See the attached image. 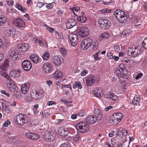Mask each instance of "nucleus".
<instances>
[{"instance_id": "nucleus-38", "label": "nucleus", "mask_w": 147, "mask_h": 147, "mask_svg": "<svg viewBox=\"0 0 147 147\" xmlns=\"http://www.w3.org/2000/svg\"><path fill=\"white\" fill-rule=\"evenodd\" d=\"M39 138V136L34 133H32V137L31 138V139L34 140H38Z\"/></svg>"}, {"instance_id": "nucleus-16", "label": "nucleus", "mask_w": 147, "mask_h": 147, "mask_svg": "<svg viewBox=\"0 0 147 147\" xmlns=\"http://www.w3.org/2000/svg\"><path fill=\"white\" fill-rule=\"evenodd\" d=\"M53 61L54 64L56 66H59L63 62V59L59 55L54 56L53 58Z\"/></svg>"}, {"instance_id": "nucleus-7", "label": "nucleus", "mask_w": 147, "mask_h": 147, "mask_svg": "<svg viewBox=\"0 0 147 147\" xmlns=\"http://www.w3.org/2000/svg\"><path fill=\"white\" fill-rule=\"evenodd\" d=\"M92 45V40L89 38H85L81 42V47L84 50L90 48Z\"/></svg>"}, {"instance_id": "nucleus-25", "label": "nucleus", "mask_w": 147, "mask_h": 147, "mask_svg": "<svg viewBox=\"0 0 147 147\" xmlns=\"http://www.w3.org/2000/svg\"><path fill=\"white\" fill-rule=\"evenodd\" d=\"M55 137V134H54L51 133L50 132H45V137L47 139L49 140H53Z\"/></svg>"}, {"instance_id": "nucleus-49", "label": "nucleus", "mask_w": 147, "mask_h": 147, "mask_svg": "<svg viewBox=\"0 0 147 147\" xmlns=\"http://www.w3.org/2000/svg\"><path fill=\"white\" fill-rule=\"evenodd\" d=\"M111 10L108 9L106 8L102 9L101 12L103 13H109L111 12Z\"/></svg>"}, {"instance_id": "nucleus-9", "label": "nucleus", "mask_w": 147, "mask_h": 147, "mask_svg": "<svg viewBox=\"0 0 147 147\" xmlns=\"http://www.w3.org/2000/svg\"><path fill=\"white\" fill-rule=\"evenodd\" d=\"M13 24L19 28H22L25 26L26 22L20 17L14 18L12 21Z\"/></svg>"}, {"instance_id": "nucleus-56", "label": "nucleus", "mask_w": 147, "mask_h": 147, "mask_svg": "<svg viewBox=\"0 0 147 147\" xmlns=\"http://www.w3.org/2000/svg\"><path fill=\"white\" fill-rule=\"evenodd\" d=\"M7 67H6L3 64L0 67V68L1 69L5 71H6L7 70Z\"/></svg>"}, {"instance_id": "nucleus-20", "label": "nucleus", "mask_w": 147, "mask_h": 147, "mask_svg": "<svg viewBox=\"0 0 147 147\" xmlns=\"http://www.w3.org/2000/svg\"><path fill=\"white\" fill-rule=\"evenodd\" d=\"M36 44H38L42 46H45L47 45V43L45 40H43L42 39L38 37L35 39L34 38Z\"/></svg>"}, {"instance_id": "nucleus-2", "label": "nucleus", "mask_w": 147, "mask_h": 147, "mask_svg": "<svg viewBox=\"0 0 147 147\" xmlns=\"http://www.w3.org/2000/svg\"><path fill=\"white\" fill-rule=\"evenodd\" d=\"M141 52L142 51L140 47H130L128 49L127 53L129 56L136 57L139 55Z\"/></svg>"}, {"instance_id": "nucleus-41", "label": "nucleus", "mask_w": 147, "mask_h": 147, "mask_svg": "<svg viewBox=\"0 0 147 147\" xmlns=\"http://www.w3.org/2000/svg\"><path fill=\"white\" fill-rule=\"evenodd\" d=\"M95 111L96 112V115H95V116H96V117H98L100 115H101V119L102 117V114L101 111L100 110L97 108L96 109V110Z\"/></svg>"}, {"instance_id": "nucleus-6", "label": "nucleus", "mask_w": 147, "mask_h": 147, "mask_svg": "<svg viewBox=\"0 0 147 147\" xmlns=\"http://www.w3.org/2000/svg\"><path fill=\"white\" fill-rule=\"evenodd\" d=\"M99 80V77L96 75L89 76L86 80V85L91 86L95 82H97Z\"/></svg>"}, {"instance_id": "nucleus-12", "label": "nucleus", "mask_w": 147, "mask_h": 147, "mask_svg": "<svg viewBox=\"0 0 147 147\" xmlns=\"http://www.w3.org/2000/svg\"><path fill=\"white\" fill-rule=\"evenodd\" d=\"M22 66L24 70L26 71H30L32 67L31 62L26 60L23 61L22 63Z\"/></svg>"}, {"instance_id": "nucleus-52", "label": "nucleus", "mask_w": 147, "mask_h": 147, "mask_svg": "<svg viewBox=\"0 0 147 147\" xmlns=\"http://www.w3.org/2000/svg\"><path fill=\"white\" fill-rule=\"evenodd\" d=\"M32 133L30 132H28L26 133L25 135L26 137L31 139Z\"/></svg>"}, {"instance_id": "nucleus-27", "label": "nucleus", "mask_w": 147, "mask_h": 147, "mask_svg": "<svg viewBox=\"0 0 147 147\" xmlns=\"http://www.w3.org/2000/svg\"><path fill=\"white\" fill-rule=\"evenodd\" d=\"M125 66L123 63L120 64L119 67L117 68L115 70L116 74H119L123 72V68Z\"/></svg>"}, {"instance_id": "nucleus-31", "label": "nucleus", "mask_w": 147, "mask_h": 147, "mask_svg": "<svg viewBox=\"0 0 147 147\" xmlns=\"http://www.w3.org/2000/svg\"><path fill=\"white\" fill-rule=\"evenodd\" d=\"M86 18L84 16H79L77 18L78 21L81 23H84L86 21Z\"/></svg>"}, {"instance_id": "nucleus-63", "label": "nucleus", "mask_w": 147, "mask_h": 147, "mask_svg": "<svg viewBox=\"0 0 147 147\" xmlns=\"http://www.w3.org/2000/svg\"><path fill=\"white\" fill-rule=\"evenodd\" d=\"M80 136L79 134L76 135L74 137V140L76 141H78L79 140Z\"/></svg>"}, {"instance_id": "nucleus-43", "label": "nucleus", "mask_w": 147, "mask_h": 147, "mask_svg": "<svg viewBox=\"0 0 147 147\" xmlns=\"http://www.w3.org/2000/svg\"><path fill=\"white\" fill-rule=\"evenodd\" d=\"M86 113L84 110H82L79 112L77 115L79 117H83L86 115Z\"/></svg>"}, {"instance_id": "nucleus-57", "label": "nucleus", "mask_w": 147, "mask_h": 147, "mask_svg": "<svg viewBox=\"0 0 147 147\" xmlns=\"http://www.w3.org/2000/svg\"><path fill=\"white\" fill-rule=\"evenodd\" d=\"M112 94L110 92H107L106 94L105 95V96L107 98H111Z\"/></svg>"}, {"instance_id": "nucleus-19", "label": "nucleus", "mask_w": 147, "mask_h": 147, "mask_svg": "<svg viewBox=\"0 0 147 147\" xmlns=\"http://www.w3.org/2000/svg\"><path fill=\"white\" fill-rule=\"evenodd\" d=\"M76 25V21L74 19H71L67 20L66 24V27L68 29H71Z\"/></svg>"}, {"instance_id": "nucleus-48", "label": "nucleus", "mask_w": 147, "mask_h": 147, "mask_svg": "<svg viewBox=\"0 0 147 147\" xmlns=\"http://www.w3.org/2000/svg\"><path fill=\"white\" fill-rule=\"evenodd\" d=\"M10 122L9 120H7L3 124V126L5 127H7L8 125L10 124Z\"/></svg>"}, {"instance_id": "nucleus-42", "label": "nucleus", "mask_w": 147, "mask_h": 147, "mask_svg": "<svg viewBox=\"0 0 147 147\" xmlns=\"http://www.w3.org/2000/svg\"><path fill=\"white\" fill-rule=\"evenodd\" d=\"M109 36V34L107 32H105L102 34L100 36V38H102L105 39Z\"/></svg>"}, {"instance_id": "nucleus-15", "label": "nucleus", "mask_w": 147, "mask_h": 147, "mask_svg": "<svg viewBox=\"0 0 147 147\" xmlns=\"http://www.w3.org/2000/svg\"><path fill=\"white\" fill-rule=\"evenodd\" d=\"M69 38L73 45H75L78 43V37L75 34H70L69 35Z\"/></svg>"}, {"instance_id": "nucleus-61", "label": "nucleus", "mask_w": 147, "mask_h": 147, "mask_svg": "<svg viewBox=\"0 0 147 147\" xmlns=\"http://www.w3.org/2000/svg\"><path fill=\"white\" fill-rule=\"evenodd\" d=\"M100 51L97 52L93 55L94 57L95 60H98V55Z\"/></svg>"}, {"instance_id": "nucleus-10", "label": "nucleus", "mask_w": 147, "mask_h": 147, "mask_svg": "<svg viewBox=\"0 0 147 147\" xmlns=\"http://www.w3.org/2000/svg\"><path fill=\"white\" fill-rule=\"evenodd\" d=\"M79 35L82 37L87 36L89 34V30L87 27L83 26L77 29Z\"/></svg>"}, {"instance_id": "nucleus-32", "label": "nucleus", "mask_w": 147, "mask_h": 147, "mask_svg": "<svg viewBox=\"0 0 147 147\" xmlns=\"http://www.w3.org/2000/svg\"><path fill=\"white\" fill-rule=\"evenodd\" d=\"M6 18L4 16L0 15V26L3 25L6 22Z\"/></svg>"}, {"instance_id": "nucleus-23", "label": "nucleus", "mask_w": 147, "mask_h": 147, "mask_svg": "<svg viewBox=\"0 0 147 147\" xmlns=\"http://www.w3.org/2000/svg\"><path fill=\"white\" fill-rule=\"evenodd\" d=\"M7 87L8 89L11 92H14L16 91L17 92V87L16 85L12 83L7 84Z\"/></svg>"}, {"instance_id": "nucleus-5", "label": "nucleus", "mask_w": 147, "mask_h": 147, "mask_svg": "<svg viewBox=\"0 0 147 147\" xmlns=\"http://www.w3.org/2000/svg\"><path fill=\"white\" fill-rule=\"evenodd\" d=\"M98 23L100 28L102 30L108 29L110 25V21L105 18H100L98 20Z\"/></svg>"}, {"instance_id": "nucleus-50", "label": "nucleus", "mask_w": 147, "mask_h": 147, "mask_svg": "<svg viewBox=\"0 0 147 147\" xmlns=\"http://www.w3.org/2000/svg\"><path fill=\"white\" fill-rule=\"evenodd\" d=\"M108 57L110 59H113V55L112 53L111 52H109L107 54Z\"/></svg>"}, {"instance_id": "nucleus-59", "label": "nucleus", "mask_w": 147, "mask_h": 147, "mask_svg": "<svg viewBox=\"0 0 147 147\" xmlns=\"http://www.w3.org/2000/svg\"><path fill=\"white\" fill-rule=\"evenodd\" d=\"M53 104H56V102L53 101H48L47 103V105L49 106H51Z\"/></svg>"}, {"instance_id": "nucleus-36", "label": "nucleus", "mask_w": 147, "mask_h": 147, "mask_svg": "<svg viewBox=\"0 0 147 147\" xmlns=\"http://www.w3.org/2000/svg\"><path fill=\"white\" fill-rule=\"evenodd\" d=\"M113 116H115L119 119V120H121L123 118V115L121 113H115L113 115Z\"/></svg>"}, {"instance_id": "nucleus-53", "label": "nucleus", "mask_w": 147, "mask_h": 147, "mask_svg": "<svg viewBox=\"0 0 147 147\" xmlns=\"http://www.w3.org/2000/svg\"><path fill=\"white\" fill-rule=\"evenodd\" d=\"M117 98V97L115 94H112L111 96V99L114 100H116Z\"/></svg>"}, {"instance_id": "nucleus-44", "label": "nucleus", "mask_w": 147, "mask_h": 147, "mask_svg": "<svg viewBox=\"0 0 147 147\" xmlns=\"http://www.w3.org/2000/svg\"><path fill=\"white\" fill-rule=\"evenodd\" d=\"M60 51L61 54V55L63 56H64L66 54V52L65 49L64 48H61L60 49Z\"/></svg>"}, {"instance_id": "nucleus-11", "label": "nucleus", "mask_w": 147, "mask_h": 147, "mask_svg": "<svg viewBox=\"0 0 147 147\" xmlns=\"http://www.w3.org/2000/svg\"><path fill=\"white\" fill-rule=\"evenodd\" d=\"M101 117L100 115L98 117H96L95 115H91L88 116L86 121L88 124H92L95 123L97 121H100L101 119Z\"/></svg>"}, {"instance_id": "nucleus-51", "label": "nucleus", "mask_w": 147, "mask_h": 147, "mask_svg": "<svg viewBox=\"0 0 147 147\" xmlns=\"http://www.w3.org/2000/svg\"><path fill=\"white\" fill-rule=\"evenodd\" d=\"M45 4V3H43L41 2H38L37 3V6L39 8H41Z\"/></svg>"}, {"instance_id": "nucleus-29", "label": "nucleus", "mask_w": 147, "mask_h": 147, "mask_svg": "<svg viewBox=\"0 0 147 147\" xmlns=\"http://www.w3.org/2000/svg\"><path fill=\"white\" fill-rule=\"evenodd\" d=\"M62 74L60 71L57 70L53 74V77L54 78H61Z\"/></svg>"}, {"instance_id": "nucleus-26", "label": "nucleus", "mask_w": 147, "mask_h": 147, "mask_svg": "<svg viewBox=\"0 0 147 147\" xmlns=\"http://www.w3.org/2000/svg\"><path fill=\"white\" fill-rule=\"evenodd\" d=\"M30 58L32 61L35 63H38L40 60L39 57L36 54L32 55Z\"/></svg>"}, {"instance_id": "nucleus-17", "label": "nucleus", "mask_w": 147, "mask_h": 147, "mask_svg": "<svg viewBox=\"0 0 147 147\" xmlns=\"http://www.w3.org/2000/svg\"><path fill=\"white\" fill-rule=\"evenodd\" d=\"M29 45L26 43H22L19 44L17 46L18 49L20 51L25 52L29 48Z\"/></svg>"}, {"instance_id": "nucleus-1", "label": "nucleus", "mask_w": 147, "mask_h": 147, "mask_svg": "<svg viewBox=\"0 0 147 147\" xmlns=\"http://www.w3.org/2000/svg\"><path fill=\"white\" fill-rule=\"evenodd\" d=\"M113 14L121 23H124L127 20V17L126 14L119 9L116 10Z\"/></svg>"}, {"instance_id": "nucleus-62", "label": "nucleus", "mask_w": 147, "mask_h": 147, "mask_svg": "<svg viewBox=\"0 0 147 147\" xmlns=\"http://www.w3.org/2000/svg\"><path fill=\"white\" fill-rule=\"evenodd\" d=\"M87 74L86 70H83L81 73V76H84Z\"/></svg>"}, {"instance_id": "nucleus-4", "label": "nucleus", "mask_w": 147, "mask_h": 147, "mask_svg": "<svg viewBox=\"0 0 147 147\" xmlns=\"http://www.w3.org/2000/svg\"><path fill=\"white\" fill-rule=\"evenodd\" d=\"M76 128L78 131L82 133L88 131L89 129V125L83 121L78 123L76 125Z\"/></svg>"}, {"instance_id": "nucleus-34", "label": "nucleus", "mask_w": 147, "mask_h": 147, "mask_svg": "<svg viewBox=\"0 0 147 147\" xmlns=\"http://www.w3.org/2000/svg\"><path fill=\"white\" fill-rule=\"evenodd\" d=\"M140 99L138 97L135 96L132 100V103L134 105H137L139 103Z\"/></svg>"}, {"instance_id": "nucleus-13", "label": "nucleus", "mask_w": 147, "mask_h": 147, "mask_svg": "<svg viewBox=\"0 0 147 147\" xmlns=\"http://www.w3.org/2000/svg\"><path fill=\"white\" fill-rule=\"evenodd\" d=\"M53 69L51 64L50 63H44L43 65L42 70L46 73H50Z\"/></svg>"}, {"instance_id": "nucleus-3", "label": "nucleus", "mask_w": 147, "mask_h": 147, "mask_svg": "<svg viewBox=\"0 0 147 147\" xmlns=\"http://www.w3.org/2000/svg\"><path fill=\"white\" fill-rule=\"evenodd\" d=\"M27 118L26 115L20 113L14 118L16 123L22 126L28 122Z\"/></svg>"}, {"instance_id": "nucleus-35", "label": "nucleus", "mask_w": 147, "mask_h": 147, "mask_svg": "<svg viewBox=\"0 0 147 147\" xmlns=\"http://www.w3.org/2000/svg\"><path fill=\"white\" fill-rule=\"evenodd\" d=\"M14 30L13 29H7L6 30V34L8 36H11L13 35L14 34Z\"/></svg>"}, {"instance_id": "nucleus-54", "label": "nucleus", "mask_w": 147, "mask_h": 147, "mask_svg": "<svg viewBox=\"0 0 147 147\" xmlns=\"http://www.w3.org/2000/svg\"><path fill=\"white\" fill-rule=\"evenodd\" d=\"M64 12L63 10L61 9H59L57 11V14L58 16H60Z\"/></svg>"}, {"instance_id": "nucleus-58", "label": "nucleus", "mask_w": 147, "mask_h": 147, "mask_svg": "<svg viewBox=\"0 0 147 147\" xmlns=\"http://www.w3.org/2000/svg\"><path fill=\"white\" fill-rule=\"evenodd\" d=\"M143 76V74L141 73H140L136 77L135 79L136 80H138L141 78Z\"/></svg>"}, {"instance_id": "nucleus-46", "label": "nucleus", "mask_w": 147, "mask_h": 147, "mask_svg": "<svg viewBox=\"0 0 147 147\" xmlns=\"http://www.w3.org/2000/svg\"><path fill=\"white\" fill-rule=\"evenodd\" d=\"M93 47L92 49L93 51H96L98 47V43H95L93 45Z\"/></svg>"}, {"instance_id": "nucleus-8", "label": "nucleus", "mask_w": 147, "mask_h": 147, "mask_svg": "<svg viewBox=\"0 0 147 147\" xmlns=\"http://www.w3.org/2000/svg\"><path fill=\"white\" fill-rule=\"evenodd\" d=\"M8 55L9 59L13 61L20 58L22 56L20 52H16L12 49H11L9 50Z\"/></svg>"}, {"instance_id": "nucleus-33", "label": "nucleus", "mask_w": 147, "mask_h": 147, "mask_svg": "<svg viewBox=\"0 0 147 147\" xmlns=\"http://www.w3.org/2000/svg\"><path fill=\"white\" fill-rule=\"evenodd\" d=\"M16 7L18 10L21 11L22 12H24L26 11V9L23 7L20 4L17 3L16 5Z\"/></svg>"}, {"instance_id": "nucleus-14", "label": "nucleus", "mask_w": 147, "mask_h": 147, "mask_svg": "<svg viewBox=\"0 0 147 147\" xmlns=\"http://www.w3.org/2000/svg\"><path fill=\"white\" fill-rule=\"evenodd\" d=\"M31 96L32 98L35 100L40 99L42 96V94L38 91L33 90L31 92Z\"/></svg>"}, {"instance_id": "nucleus-64", "label": "nucleus", "mask_w": 147, "mask_h": 147, "mask_svg": "<svg viewBox=\"0 0 147 147\" xmlns=\"http://www.w3.org/2000/svg\"><path fill=\"white\" fill-rule=\"evenodd\" d=\"M111 144L112 145H115L116 143V140L114 138H112L111 140Z\"/></svg>"}, {"instance_id": "nucleus-39", "label": "nucleus", "mask_w": 147, "mask_h": 147, "mask_svg": "<svg viewBox=\"0 0 147 147\" xmlns=\"http://www.w3.org/2000/svg\"><path fill=\"white\" fill-rule=\"evenodd\" d=\"M50 57V55L49 53L46 52L42 55V58L44 60H47Z\"/></svg>"}, {"instance_id": "nucleus-55", "label": "nucleus", "mask_w": 147, "mask_h": 147, "mask_svg": "<svg viewBox=\"0 0 147 147\" xmlns=\"http://www.w3.org/2000/svg\"><path fill=\"white\" fill-rule=\"evenodd\" d=\"M59 147H70V146L69 144H67V143H64L61 144Z\"/></svg>"}, {"instance_id": "nucleus-18", "label": "nucleus", "mask_w": 147, "mask_h": 147, "mask_svg": "<svg viewBox=\"0 0 147 147\" xmlns=\"http://www.w3.org/2000/svg\"><path fill=\"white\" fill-rule=\"evenodd\" d=\"M59 134L62 136H66L68 134L67 129L65 127H60L59 130Z\"/></svg>"}, {"instance_id": "nucleus-40", "label": "nucleus", "mask_w": 147, "mask_h": 147, "mask_svg": "<svg viewBox=\"0 0 147 147\" xmlns=\"http://www.w3.org/2000/svg\"><path fill=\"white\" fill-rule=\"evenodd\" d=\"M142 45L144 49L147 50V37L144 38L142 42Z\"/></svg>"}, {"instance_id": "nucleus-37", "label": "nucleus", "mask_w": 147, "mask_h": 147, "mask_svg": "<svg viewBox=\"0 0 147 147\" xmlns=\"http://www.w3.org/2000/svg\"><path fill=\"white\" fill-rule=\"evenodd\" d=\"M130 32L129 30H124L122 32L121 34V36L123 35V36H122V37H127V36L129 35V34Z\"/></svg>"}, {"instance_id": "nucleus-47", "label": "nucleus", "mask_w": 147, "mask_h": 147, "mask_svg": "<svg viewBox=\"0 0 147 147\" xmlns=\"http://www.w3.org/2000/svg\"><path fill=\"white\" fill-rule=\"evenodd\" d=\"M55 34L58 35V36L60 38V39H63V35L61 34V33H59L57 31H55Z\"/></svg>"}, {"instance_id": "nucleus-45", "label": "nucleus", "mask_w": 147, "mask_h": 147, "mask_svg": "<svg viewBox=\"0 0 147 147\" xmlns=\"http://www.w3.org/2000/svg\"><path fill=\"white\" fill-rule=\"evenodd\" d=\"M2 76L3 77L5 78L9 81H11V79L10 77L8 76V75L7 74L5 73H4L2 74Z\"/></svg>"}, {"instance_id": "nucleus-28", "label": "nucleus", "mask_w": 147, "mask_h": 147, "mask_svg": "<svg viewBox=\"0 0 147 147\" xmlns=\"http://www.w3.org/2000/svg\"><path fill=\"white\" fill-rule=\"evenodd\" d=\"M22 70L21 69H19L18 70H15L13 72L12 76L15 78H18L20 75V74Z\"/></svg>"}, {"instance_id": "nucleus-22", "label": "nucleus", "mask_w": 147, "mask_h": 147, "mask_svg": "<svg viewBox=\"0 0 147 147\" xmlns=\"http://www.w3.org/2000/svg\"><path fill=\"white\" fill-rule=\"evenodd\" d=\"M127 133V131L124 129L122 130H119L116 134V137L117 139L121 138L123 135H126Z\"/></svg>"}, {"instance_id": "nucleus-30", "label": "nucleus", "mask_w": 147, "mask_h": 147, "mask_svg": "<svg viewBox=\"0 0 147 147\" xmlns=\"http://www.w3.org/2000/svg\"><path fill=\"white\" fill-rule=\"evenodd\" d=\"M121 121V120H119V119H118L115 116H113L112 118V119L110 121V122L112 123L115 124H118Z\"/></svg>"}, {"instance_id": "nucleus-21", "label": "nucleus", "mask_w": 147, "mask_h": 147, "mask_svg": "<svg viewBox=\"0 0 147 147\" xmlns=\"http://www.w3.org/2000/svg\"><path fill=\"white\" fill-rule=\"evenodd\" d=\"M102 91V90L101 88L97 87L94 88L92 92L96 96L99 97L101 96V93Z\"/></svg>"}, {"instance_id": "nucleus-60", "label": "nucleus", "mask_w": 147, "mask_h": 147, "mask_svg": "<svg viewBox=\"0 0 147 147\" xmlns=\"http://www.w3.org/2000/svg\"><path fill=\"white\" fill-rule=\"evenodd\" d=\"M76 84L78 86V88H82V86L80 82V81H78L76 83Z\"/></svg>"}, {"instance_id": "nucleus-24", "label": "nucleus", "mask_w": 147, "mask_h": 147, "mask_svg": "<svg viewBox=\"0 0 147 147\" xmlns=\"http://www.w3.org/2000/svg\"><path fill=\"white\" fill-rule=\"evenodd\" d=\"M29 86L26 84H22L21 86V91L24 94L27 93L29 89Z\"/></svg>"}]
</instances>
